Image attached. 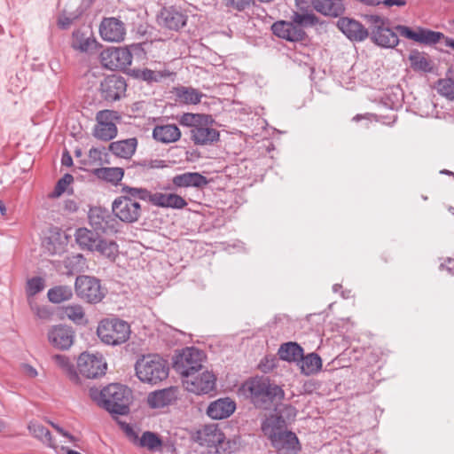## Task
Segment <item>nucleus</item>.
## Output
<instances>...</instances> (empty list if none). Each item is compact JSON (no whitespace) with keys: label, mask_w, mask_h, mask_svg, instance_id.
<instances>
[{"label":"nucleus","mask_w":454,"mask_h":454,"mask_svg":"<svg viewBox=\"0 0 454 454\" xmlns=\"http://www.w3.org/2000/svg\"><path fill=\"white\" fill-rule=\"evenodd\" d=\"M76 243L82 249H88L94 251L97 247L98 242L100 240V237L98 233L93 231L88 230L87 228H79L74 233Z\"/></svg>","instance_id":"obj_28"},{"label":"nucleus","mask_w":454,"mask_h":454,"mask_svg":"<svg viewBox=\"0 0 454 454\" xmlns=\"http://www.w3.org/2000/svg\"><path fill=\"white\" fill-rule=\"evenodd\" d=\"M411 67L415 71L430 72L431 63L423 52L412 51L409 55Z\"/></svg>","instance_id":"obj_37"},{"label":"nucleus","mask_w":454,"mask_h":454,"mask_svg":"<svg viewBox=\"0 0 454 454\" xmlns=\"http://www.w3.org/2000/svg\"><path fill=\"white\" fill-rule=\"evenodd\" d=\"M338 28L350 40L362 42L365 40L369 32L359 21L343 17L337 21Z\"/></svg>","instance_id":"obj_21"},{"label":"nucleus","mask_w":454,"mask_h":454,"mask_svg":"<svg viewBox=\"0 0 454 454\" xmlns=\"http://www.w3.org/2000/svg\"><path fill=\"white\" fill-rule=\"evenodd\" d=\"M74 338V331L66 325H51L47 332L49 343L59 350H68L73 346Z\"/></svg>","instance_id":"obj_13"},{"label":"nucleus","mask_w":454,"mask_h":454,"mask_svg":"<svg viewBox=\"0 0 454 454\" xmlns=\"http://www.w3.org/2000/svg\"><path fill=\"white\" fill-rule=\"evenodd\" d=\"M314 8L326 16L338 17L344 12L342 0H313Z\"/></svg>","instance_id":"obj_29"},{"label":"nucleus","mask_w":454,"mask_h":454,"mask_svg":"<svg viewBox=\"0 0 454 454\" xmlns=\"http://www.w3.org/2000/svg\"><path fill=\"white\" fill-rule=\"evenodd\" d=\"M374 42L382 47L393 48L399 43L398 35L396 31H393L387 26L380 30H375L372 36Z\"/></svg>","instance_id":"obj_32"},{"label":"nucleus","mask_w":454,"mask_h":454,"mask_svg":"<svg viewBox=\"0 0 454 454\" xmlns=\"http://www.w3.org/2000/svg\"><path fill=\"white\" fill-rule=\"evenodd\" d=\"M292 22L301 27L303 26L316 25L318 20L313 13L294 12L292 18Z\"/></svg>","instance_id":"obj_45"},{"label":"nucleus","mask_w":454,"mask_h":454,"mask_svg":"<svg viewBox=\"0 0 454 454\" xmlns=\"http://www.w3.org/2000/svg\"><path fill=\"white\" fill-rule=\"evenodd\" d=\"M362 2H364L367 4L375 5L378 4L380 2L375 0H361Z\"/></svg>","instance_id":"obj_61"},{"label":"nucleus","mask_w":454,"mask_h":454,"mask_svg":"<svg viewBox=\"0 0 454 454\" xmlns=\"http://www.w3.org/2000/svg\"><path fill=\"white\" fill-rule=\"evenodd\" d=\"M365 19L367 20V23L370 25V28L372 30V36L373 35V32L375 30L382 29L387 25V20L379 15H366Z\"/></svg>","instance_id":"obj_48"},{"label":"nucleus","mask_w":454,"mask_h":454,"mask_svg":"<svg viewBox=\"0 0 454 454\" xmlns=\"http://www.w3.org/2000/svg\"><path fill=\"white\" fill-rule=\"evenodd\" d=\"M214 122L212 115L204 114L186 113L179 119L182 126L192 128L191 138L197 145H212L219 140V131L212 127Z\"/></svg>","instance_id":"obj_4"},{"label":"nucleus","mask_w":454,"mask_h":454,"mask_svg":"<svg viewBox=\"0 0 454 454\" xmlns=\"http://www.w3.org/2000/svg\"><path fill=\"white\" fill-rule=\"evenodd\" d=\"M6 211H7V209H6V207H5L4 203L2 200H0V213H1V215H6Z\"/></svg>","instance_id":"obj_60"},{"label":"nucleus","mask_w":454,"mask_h":454,"mask_svg":"<svg viewBox=\"0 0 454 454\" xmlns=\"http://www.w3.org/2000/svg\"><path fill=\"white\" fill-rule=\"evenodd\" d=\"M383 4L387 6L399 5L403 6L405 4L403 0H384Z\"/></svg>","instance_id":"obj_57"},{"label":"nucleus","mask_w":454,"mask_h":454,"mask_svg":"<svg viewBox=\"0 0 454 454\" xmlns=\"http://www.w3.org/2000/svg\"><path fill=\"white\" fill-rule=\"evenodd\" d=\"M125 80L119 75H108L101 82L102 97L107 101H116L120 99L126 91Z\"/></svg>","instance_id":"obj_17"},{"label":"nucleus","mask_w":454,"mask_h":454,"mask_svg":"<svg viewBox=\"0 0 454 454\" xmlns=\"http://www.w3.org/2000/svg\"><path fill=\"white\" fill-rule=\"evenodd\" d=\"M144 81L148 82H159L163 77V74L160 71H153L150 69H145L141 71L139 75Z\"/></svg>","instance_id":"obj_50"},{"label":"nucleus","mask_w":454,"mask_h":454,"mask_svg":"<svg viewBox=\"0 0 454 454\" xmlns=\"http://www.w3.org/2000/svg\"><path fill=\"white\" fill-rule=\"evenodd\" d=\"M298 364L300 366L302 374L309 376L316 374L322 368V359L316 353H309L307 356H303L299 360Z\"/></svg>","instance_id":"obj_30"},{"label":"nucleus","mask_w":454,"mask_h":454,"mask_svg":"<svg viewBox=\"0 0 454 454\" xmlns=\"http://www.w3.org/2000/svg\"><path fill=\"white\" fill-rule=\"evenodd\" d=\"M279 414L278 417L282 419H284L283 417H286L287 419H292L295 418L297 411L292 405H285L283 410L279 411Z\"/></svg>","instance_id":"obj_53"},{"label":"nucleus","mask_w":454,"mask_h":454,"mask_svg":"<svg viewBox=\"0 0 454 454\" xmlns=\"http://www.w3.org/2000/svg\"><path fill=\"white\" fill-rule=\"evenodd\" d=\"M77 368L86 378L95 379L106 373L107 364L102 355L83 352L77 359Z\"/></svg>","instance_id":"obj_10"},{"label":"nucleus","mask_w":454,"mask_h":454,"mask_svg":"<svg viewBox=\"0 0 454 454\" xmlns=\"http://www.w3.org/2000/svg\"><path fill=\"white\" fill-rule=\"evenodd\" d=\"M437 91L450 100H454V80L441 79L437 82Z\"/></svg>","instance_id":"obj_44"},{"label":"nucleus","mask_w":454,"mask_h":454,"mask_svg":"<svg viewBox=\"0 0 454 454\" xmlns=\"http://www.w3.org/2000/svg\"><path fill=\"white\" fill-rule=\"evenodd\" d=\"M142 51L140 44H131L127 47H111L100 53L102 65L111 70L125 69L132 63L134 53Z\"/></svg>","instance_id":"obj_8"},{"label":"nucleus","mask_w":454,"mask_h":454,"mask_svg":"<svg viewBox=\"0 0 454 454\" xmlns=\"http://www.w3.org/2000/svg\"><path fill=\"white\" fill-rule=\"evenodd\" d=\"M444 39V44L445 46L450 47L454 49V39L450 37H442Z\"/></svg>","instance_id":"obj_59"},{"label":"nucleus","mask_w":454,"mask_h":454,"mask_svg":"<svg viewBox=\"0 0 454 454\" xmlns=\"http://www.w3.org/2000/svg\"><path fill=\"white\" fill-rule=\"evenodd\" d=\"M215 376L204 371L200 374H192L182 380L185 389L196 395H206L212 392L215 387Z\"/></svg>","instance_id":"obj_12"},{"label":"nucleus","mask_w":454,"mask_h":454,"mask_svg":"<svg viewBox=\"0 0 454 454\" xmlns=\"http://www.w3.org/2000/svg\"><path fill=\"white\" fill-rule=\"evenodd\" d=\"M362 118H363V117H362V115L357 114V115H356V116L353 118V120H354V121H359V120H361Z\"/></svg>","instance_id":"obj_64"},{"label":"nucleus","mask_w":454,"mask_h":454,"mask_svg":"<svg viewBox=\"0 0 454 454\" xmlns=\"http://www.w3.org/2000/svg\"><path fill=\"white\" fill-rule=\"evenodd\" d=\"M93 135L100 140L109 141L117 135L116 125L115 123H97L93 130Z\"/></svg>","instance_id":"obj_39"},{"label":"nucleus","mask_w":454,"mask_h":454,"mask_svg":"<svg viewBox=\"0 0 454 454\" xmlns=\"http://www.w3.org/2000/svg\"><path fill=\"white\" fill-rule=\"evenodd\" d=\"M23 373L28 378H35L37 376V371L35 368L29 364L22 365Z\"/></svg>","instance_id":"obj_54"},{"label":"nucleus","mask_w":454,"mask_h":454,"mask_svg":"<svg viewBox=\"0 0 454 454\" xmlns=\"http://www.w3.org/2000/svg\"><path fill=\"white\" fill-rule=\"evenodd\" d=\"M61 162L64 166L70 167L73 164V159L68 153L62 155Z\"/></svg>","instance_id":"obj_56"},{"label":"nucleus","mask_w":454,"mask_h":454,"mask_svg":"<svg viewBox=\"0 0 454 454\" xmlns=\"http://www.w3.org/2000/svg\"><path fill=\"white\" fill-rule=\"evenodd\" d=\"M96 175L107 182L117 183L123 177L124 171L121 168H101L96 170Z\"/></svg>","instance_id":"obj_42"},{"label":"nucleus","mask_w":454,"mask_h":454,"mask_svg":"<svg viewBox=\"0 0 454 454\" xmlns=\"http://www.w3.org/2000/svg\"><path fill=\"white\" fill-rule=\"evenodd\" d=\"M225 6L236 11H244L249 4L250 0H223Z\"/></svg>","instance_id":"obj_51"},{"label":"nucleus","mask_w":454,"mask_h":454,"mask_svg":"<svg viewBox=\"0 0 454 454\" xmlns=\"http://www.w3.org/2000/svg\"><path fill=\"white\" fill-rule=\"evenodd\" d=\"M141 191H145L143 187H132L123 185L121 192L123 195L116 198L112 205L113 212L116 217L124 223H135L142 215V207L137 200L147 201V198Z\"/></svg>","instance_id":"obj_5"},{"label":"nucleus","mask_w":454,"mask_h":454,"mask_svg":"<svg viewBox=\"0 0 454 454\" xmlns=\"http://www.w3.org/2000/svg\"><path fill=\"white\" fill-rule=\"evenodd\" d=\"M175 95L179 102L187 105H197L204 94L192 87L181 86L175 89Z\"/></svg>","instance_id":"obj_33"},{"label":"nucleus","mask_w":454,"mask_h":454,"mask_svg":"<svg viewBox=\"0 0 454 454\" xmlns=\"http://www.w3.org/2000/svg\"><path fill=\"white\" fill-rule=\"evenodd\" d=\"M137 145V142L136 138H129L114 142L110 145L109 148L114 155L121 158L129 159L135 153Z\"/></svg>","instance_id":"obj_31"},{"label":"nucleus","mask_w":454,"mask_h":454,"mask_svg":"<svg viewBox=\"0 0 454 454\" xmlns=\"http://www.w3.org/2000/svg\"><path fill=\"white\" fill-rule=\"evenodd\" d=\"M242 389L257 408L267 409L273 402L280 401L285 396L284 390L265 377H255L247 380Z\"/></svg>","instance_id":"obj_3"},{"label":"nucleus","mask_w":454,"mask_h":454,"mask_svg":"<svg viewBox=\"0 0 454 454\" xmlns=\"http://www.w3.org/2000/svg\"><path fill=\"white\" fill-rule=\"evenodd\" d=\"M71 46L80 52H91L97 48V41L90 27H82L73 32Z\"/></svg>","instance_id":"obj_19"},{"label":"nucleus","mask_w":454,"mask_h":454,"mask_svg":"<svg viewBox=\"0 0 454 454\" xmlns=\"http://www.w3.org/2000/svg\"><path fill=\"white\" fill-rule=\"evenodd\" d=\"M235 409V402L230 398H220L208 405L207 414L214 419H223L230 417Z\"/></svg>","instance_id":"obj_24"},{"label":"nucleus","mask_w":454,"mask_h":454,"mask_svg":"<svg viewBox=\"0 0 454 454\" xmlns=\"http://www.w3.org/2000/svg\"><path fill=\"white\" fill-rule=\"evenodd\" d=\"M51 361L69 379L73 380H77L78 376L74 365L67 356L56 354L51 356Z\"/></svg>","instance_id":"obj_35"},{"label":"nucleus","mask_w":454,"mask_h":454,"mask_svg":"<svg viewBox=\"0 0 454 454\" xmlns=\"http://www.w3.org/2000/svg\"><path fill=\"white\" fill-rule=\"evenodd\" d=\"M445 267L448 271H450L451 274H454V260L449 259Z\"/></svg>","instance_id":"obj_58"},{"label":"nucleus","mask_w":454,"mask_h":454,"mask_svg":"<svg viewBox=\"0 0 454 454\" xmlns=\"http://www.w3.org/2000/svg\"><path fill=\"white\" fill-rule=\"evenodd\" d=\"M90 397L111 413L124 415L129 411L131 390L121 384H110L103 389H90Z\"/></svg>","instance_id":"obj_1"},{"label":"nucleus","mask_w":454,"mask_h":454,"mask_svg":"<svg viewBox=\"0 0 454 454\" xmlns=\"http://www.w3.org/2000/svg\"><path fill=\"white\" fill-rule=\"evenodd\" d=\"M74 177L70 174H66L62 178H60L54 189V196H60L67 188V186L73 182Z\"/></svg>","instance_id":"obj_49"},{"label":"nucleus","mask_w":454,"mask_h":454,"mask_svg":"<svg viewBox=\"0 0 454 454\" xmlns=\"http://www.w3.org/2000/svg\"><path fill=\"white\" fill-rule=\"evenodd\" d=\"M139 444L151 451H157L161 449L162 441L156 434L146 431L142 434Z\"/></svg>","instance_id":"obj_40"},{"label":"nucleus","mask_w":454,"mask_h":454,"mask_svg":"<svg viewBox=\"0 0 454 454\" xmlns=\"http://www.w3.org/2000/svg\"><path fill=\"white\" fill-rule=\"evenodd\" d=\"M82 0H70L65 4L62 13L58 19V25L62 29L68 28L83 12L81 7Z\"/></svg>","instance_id":"obj_25"},{"label":"nucleus","mask_w":454,"mask_h":454,"mask_svg":"<svg viewBox=\"0 0 454 454\" xmlns=\"http://www.w3.org/2000/svg\"><path fill=\"white\" fill-rule=\"evenodd\" d=\"M303 349L295 342H286L280 346L278 349L279 358L287 362H296L302 357Z\"/></svg>","instance_id":"obj_34"},{"label":"nucleus","mask_w":454,"mask_h":454,"mask_svg":"<svg viewBox=\"0 0 454 454\" xmlns=\"http://www.w3.org/2000/svg\"><path fill=\"white\" fill-rule=\"evenodd\" d=\"M51 426L60 434L63 436L68 438L71 442H74L76 439L74 436L68 434L67 431H65L62 427H60L59 425L50 422Z\"/></svg>","instance_id":"obj_55"},{"label":"nucleus","mask_w":454,"mask_h":454,"mask_svg":"<svg viewBox=\"0 0 454 454\" xmlns=\"http://www.w3.org/2000/svg\"><path fill=\"white\" fill-rule=\"evenodd\" d=\"M97 333L104 343L117 346L129 340L130 326L126 321L119 318H106L100 321Z\"/></svg>","instance_id":"obj_7"},{"label":"nucleus","mask_w":454,"mask_h":454,"mask_svg":"<svg viewBox=\"0 0 454 454\" xmlns=\"http://www.w3.org/2000/svg\"><path fill=\"white\" fill-rule=\"evenodd\" d=\"M47 295L51 302L60 303L69 300L73 295V292L70 287L60 286L50 289Z\"/></svg>","instance_id":"obj_41"},{"label":"nucleus","mask_w":454,"mask_h":454,"mask_svg":"<svg viewBox=\"0 0 454 454\" xmlns=\"http://www.w3.org/2000/svg\"><path fill=\"white\" fill-rule=\"evenodd\" d=\"M196 439L200 445L215 447L218 452L217 447L223 442L224 434L216 425H207L197 432Z\"/></svg>","instance_id":"obj_23"},{"label":"nucleus","mask_w":454,"mask_h":454,"mask_svg":"<svg viewBox=\"0 0 454 454\" xmlns=\"http://www.w3.org/2000/svg\"><path fill=\"white\" fill-rule=\"evenodd\" d=\"M172 183L176 187H202L207 184V180L200 173L186 172L175 176Z\"/></svg>","instance_id":"obj_27"},{"label":"nucleus","mask_w":454,"mask_h":454,"mask_svg":"<svg viewBox=\"0 0 454 454\" xmlns=\"http://www.w3.org/2000/svg\"><path fill=\"white\" fill-rule=\"evenodd\" d=\"M94 251L98 252L110 261H114L119 254L118 245L114 241L103 239H100L98 242L97 247Z\"/></svg>","instance_id":"obj_38"},{"label":"nucleus","mask_w":454,"mask_h":454,"mask_svg":"<svg viewBox=\"0 0 454 454\" xmlns=\"http://www.w3.org/2000/svg\"><path fill=\"white\" fill-rule=\"evenodd\" d=\"M441 173H442V174L453 175V176H454V173H452V172H450V171H449V170H446V169L442 170V171H441Z\"/></svg>","instance_id":"obj_63"},{"label":"nucleus","mask_w":454,"mask_h":454,"mask_svg":"<svg viewBox=\"0 0 454 454\" xmlns=\"http://www.w3.org/2000/svg\"><path fill=\"white\" fill-rule=\"evenodd\" d=\"M99 33L103 40L119 43L124 40V23L116 18H105L100 24Z\"/></svg>","instance_id":"obj_16"},{"label":"nucleus","mask_w":454,"mask_h":454,"mask_svg":"<svg viewBox=\"0 0 454 454\" xmlns=\"http://www.w3.org/2000/svg\"><path fill=\"white\" fill-rule=\"evenodd\" d=\"M153 137L160 143L170 144L181 137V131L175 124L158 125L153 130Z\"/></svg>","instance_id":"obj_26"},{"label":"nucleus","mask_w":454,"mask_h":454,"mask_svg":"<svg viewBox=\"0 0 454 454\" xmlns=\"http://www.w3.org/2000/svg\"><path fill=\"white\" fill-rule=\"evenodd\" d=\"M28 430L34 437L37 438L44 444H47L50 447L54 446L51 432L42 424L32 421L28 425Z\"/></svg>","instance_id":"obj_36"},{"label":"nucleus","mask_w":454,"mask_h":454,"mask_svg":"<svg viewBox=\"0 0 454 454\" xmlns=\"http://www.w3.org/2000/svg\"><path fill=\"white\" fill-rule=\"evenodd\" d=\"M271 30L275 35L290 42L302 41L305 32L292 21L278 20L273 23Z\"/></svg>","instance_id":"obj_20"},{"label":"nucleus","mask_w":454,"mask_h":454,"mask_svg":"<svg viewBox=\"0 0 454 454\" xmlns=\"http://www.w3.org/2000/svg\"><path fill=\"white\" fill-rule=\"evenodd\" d=\"M118 119V114L112 110H102L99 111L96 115L97 123H114V121Z\"/></svg>","instance_id":"obj_47"},{"label":"nucleus","mask_w":454,"mask_h":454,"mask_svg":"<svg viewBox=\"0 0 454 454\" xmlns=\"http://www.w3.org/2000/svg\"><path fill=\"white\" fill-rule=\"evenodd\" d=\"M263 434L270 440L272 446L282 454L300 450V443L294 433L286 429V421L277 415L268 417L262 424Z\"/></svg>","instance_id":"obj_2"},{"label":"nucleus","mask_w":454,"mask_h":454,"mask_svg":"<svg viewBox=\"0 0 454 454\" xmlns=\"http://www.w3.org/2000/svg\"><path fill=\"white\" fill-rule=\"evenodd\" d=\"M63 314L76 324L82 323L84 318V311L80 305H69L65 307L63 309Z\"/></svg>","instance_id":"obj_43"},{"label":"nucleus","mask_w":454,"mask_h":454,"mask_svg":"<svg viewBox=\"0 0 454 454\" xmlns=\"http://www.w3.org/2000/svg\"><path fill=\"white\" fill-rule=\"evenodd\" d=\"M48 250H49L51 254H55V253H57V247H53V248H51L50 247H48Z\"/></svg>","instance_id":"obj_62"},{"label":"nucleus","mask_w":454,"mask_h":454,"mask_svg":"<svg viewBox=\"0 0 454 454\" xmlns=\"http://www.w3.org/2000/svg\"><path fill=\"white\" fill-rule=\"evenodd\" d=\"M44 287L43 278L39 277L28 279L27 282V294L28 297L34 296L37 293L41 292Z\"/></svg>","instance_id":"obj_46"},{"label":"nucleus","mask_w":454,"mask_h":454,"mask_svg":"<svg viewBox=\"0 0 454 454\" xmlns=\"http://www.w3.org/2000/svg\"><path fill=\"white\" fill-rule=\"evenodd\" d=\"M205 355L200 349L191 347L176 356L173 368L183 379L196 374L202 369Z\"/></svg>","instance_id":"obj_9"},{"label":"nucleus","mask_w":454,"mask_h":454,"mask_svg":"<svg viewBox=\"0 0 454 454\" xmlns=\"http://www.w3.org/2000/svg\"><path fill=\"white\" fill-rule=\"evenodd\" d=\"M395 29L396 34L424 44L436 43L443 37V34L441 32H434L420 27L414 31L406 26L398 25Z\"/></svg>","instance_id":"obj_15"},{"label":"nucleus","mask_w":454,"mask_h":454,"mask_svg":"<svg viewBox=\"0 0 454 454\" xmlns=\"http://www.w3.org/2000/svg\"><path fill=\"white\" fill-rule=\"evenodd\" d=\"M75 291L81 299L90 303L100 301L105 295L99 281L89 276L76 278Z\"/></svg>","instance_id":"obj_11"},{"label":"nucleus","mask_w":454,"mask_h":454,"mask_svg":"<svg viewBox=\"0 0 454 454\" xmlns=\"http://www.w3.org/2000/svg\"><path fill=\"white\" fill-rule=\"evenodd\" d=\"M178 387H170L150 393L147 403L153 409H160L172 404L178 397Z\"/></svg>","instance_id":"obj_22"},{"label":"nucleus","mask_w":454,"mask_h":454,"mask_svg":"<svg viewBox=\"0 0 454 454\" xmlns=\"http://www.w3.org/2000/svg\"><path fill=\"white\" fill-rule=\"evenodd\" d=\"M30 308L32 311L42 319H47L50 317V313L48 309L44 307H40L36 304H33L32 301H29Z\"/></svg>","instance_id":"obj_52"},{"label":"nucleus","mask_w":454,"mask_h":454,"mask_svg":"<svg viewBox=\"0 0 454 454\" xmlns=\"http://www.w3.org/2000/svg\"><path fill=\"white\" fill-rule=\"evenodd\" d=\"M135 370L140 381L151 385H156L165 380L169 372L167 360L154 354L139 358L135 364Z\"/></svg>","instance_id":"obj_6"},{"label":"nucleus","mask_w":454,"mask_h":454,"mask_svg":"<svg viewBox=\"0 0 454 454\" xmlns=\"http://www.w3.org/2000/svg\"><path fill=\"white\" fill-rule=\"evenodd\" d=\"M160 26L170 30H178L186 24V16L174 6L164 7L158 15Z\"/></svg>","instance_id":"obj_18"},{"label":"nucleus","mask_w":454,"mask_h":454,"mask_svg":"<svg viewBox=\"0 0 454 454\" xmlns=\"http://www.w3.org/2000/svg\"><path fill=\"white\" fill-rule=\"evenodd\" d=\"M139 193L147 198V201L153 206L172 209H183L187 206L185 200L176 193L167 192H151L147 189Z\"/></svg>","instance_id":"obj_14"}]
</instances>
